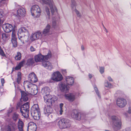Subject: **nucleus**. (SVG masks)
<instances>
[{"label": "nucleus", "mask_w": 131, "mask_h": 131, "mask_svg": "<svg viewBox=\"0 0 131 131\" xmlns=\"http://www.w3.org/2000/svg\"><path fill=\"white\" fill-rule=\"evenodd\" d=\"M28 83V81H26L24 83V86H26V84H27Z\"/></svg>", "instance_id": "obj_53"}, {"label": "nucleus", "mask_w": 131, "mask_h": 131, "mask_svg": "<svg viewBox=\"0 0 131 131\" xmlns=\"http://www.w3.org/2000/svg\"><path fill=\"white\" fill-rule=\"evenodd\" d=\"M50 28V25L47 24L42 32H41V38L42 40H44L47 39L46 36L49 35Z\"/></svg>", "instance_id": "obj_10"}, {"label": "nucleus", "mask_w": 131, "mask_h": 131, "mask_svg": "<svg viewBox=\"0 0 131 131\" xmlns=\"http://www.w3.org/2000/svg\"><path fill=\"white\" fill-rule=\"evenodd\" d=\"M63 103H61L60 104V110L59 111L60 112V115H61L62 114V112H63V110H62V107L63 106Z\"/></svg>", "instance_id": "obj_41"}, {"label": "nucleus", "mask_w": 131, "mask_h": 131, "mask_svg": "<svg viewBox=\"0 0 131 131\" xmlns=\"http://www.w3.org/2000/svg\"><path fill=\"white\" fill-rule=\"evenodd\" d=\"M104 28L105 29V31L107 32H108V31L106 29V28L105 27H104Z\"/></svg>", "instance_id": "obj_56"}, {"label": "nucleus", "mask_w": 131, "mask_h": 131, "mask_svg": "<svg viewBox=\"0 0 131 131\" xmlns=\"http://www.w3.org/2000/svg\"><path fill=\"white\" fill-rule=\"evenodd\" d=\"M24 123L20 119H19L18 122V128L19 131H23Z\"/></svg>", "instance_id": "obj_28"}, {"label": "nucleus", "mask_w": 131, "mask_h": 131, "mask_svg": "<svg viewBox=\"0 0 131 131\" xmlns=\"http://www.w3.org/2000/svg\"><path fill=\"white\" fill-rule=\"evenodd\" d=\"M65 96L66 99L71 102L73 101L75 99V96L72 94H65Z\"/></svg>", "instance_id": "obj_26"}, {"label": "nucleus", "mask_w": 131, "mask_h": 131, "mask_svg": "<svg viewBox=\"0 0 131 131\" xmlns=\"http://www.w3.org/2000/svg\"><path fill=\"white\" fill-rule=\"evenodd\" d=\"M126 131H131V129L129 128V129H128L126 130Z\"/></svg>", "instance_id": "obj_55"}, {"label": "nucleus", "mask_w": 131, "mask_h": 131, "mask_svg": "<svg viewBox=\"0 0 131 131\" xmlns=\"http://www.w3.org/2000/svg\"><path fill=\"white\" fill-rule=\"evenodd\" d=\"M65 79L66 84L67 85L71 86L73 84L74 79L72 77L70 76H66Z\"/></svg>", "instance_id": "obj_21"}, {"label": "nucleus", "mask_w": 131, "mask_h": 131, "mask_svg": "<svg viewBox=\"0 0 131 131\" xmlns=\"http://www.w3.org/2000/svg\"><path fill=\"white\" fill-rule=\"evenodd\" d=\"M31 12L32 15L34 17L36 18L39 17L41 13L40 8L37 5H35L32 6Z\"/></svg>", "instance_id": "obj_4"}, {"label": "nucleus", "mask_w": 131, "mask_h": 131, "mask_svg": "<svg viewBox=\"0 0 131 131\" xmlns=\"http://www.w3.org/2000/svg\"><path fill=\"white\" fill-rule=\"evenodd\" d=\"M20 107V103H18L17 104L16 106V108L18 109V107Z\"/></svg>", "instance_id": "obj_51"}, {"label": "nucleus", "mask_w": 131, "mask_h": 131, "mask_svg": "<svg viewBox=\"0 0 131 131\" xmlns=\"http://www.w3.org/2000/svg\"><path fill=\"white\" fill-rule=\"evenodd\" d=\"M17 129L16 124L14 122H12L9 123L7 126L6 131H15Z\"/></svg>", "instance_id": "obj_15"}, {"label": "nucleus", "mask_w": 131, "mask_h": 131, "mask_svg": "<svg viewBox=\"0 0 131 131\" xmlns=\"http://www.w3.org/2000/svg\"><path fill=\"white\" fill-rule=\"evenodd\" d=\"M34 63V60L33 59L30 58L28 60L26 64L28 66L32 65Z\"/></svg>", "instance_id": "obj_32"}, {"label": "nucleus", "mask_w": 131, "mask_h": 131, "mask_svg": "<svg viewBox=\"0 0 131 131\" xmlns=\"http://www.w3.org/2000/svg\"><path fill=\"white\" fill-rule=\"evenodd\" d=\"M0 55L3 57H6V56L3 50L0 47Z\"/></svg>", "instance_id": "obj_42"}, {"label": "nucleus", "mask_w": 131, "mask_h": 131, "mask_svg": "<svg viewBox=\"0 0 131 131\" xmlns=\"http://www.w3.org/2000/svg\"><path fill=\"white\" fill-rule=\"evenodd\" d=\"M6 0H1L0 1V6L3 5L6 3Z\"/></svg>", "instance_id": "obj_44"}, {"label": "nucleus", "mask_w": 131, "mask_h": 131, "mask_svg": "<svg viewBox=\"0 0 131 131\" xmlns=\"http://www.w3.org/2000/svg\"><path fill=\"white\" fill-rule=\"evenodd\" d=\"M56 121L57 122V125L61 129L68 128L71 126V124L70 121L66 119L62 118L59 119H57Z\"/></svg>", "instance_id": "obj_2"}, {"label": "nucleus", "mask_w": 131, "mask_h": 131, "mask_svg": "<svg viewBox=\"0 0 131 131\" xmlns=\"http://www.w3.org/2000/svg\"><path fill=\"white\" fill-rule=\"evenodd\" d=\"M3 28L4 31L7 33L9 32L14 30L12 25L9 24H6L3 25Z\"/></svg>", "instance_id": "obj_16"}, {"label": "nucleus", "mask_w": 131, "mask_h": 131, "mask_svg": "<svg viewBox=\"0 0 131 131\" xmlns=\"http://www.w3.org/2000/svg\"><path fill=\"white\" fill-rule=\"evenodd\" d=\"M89 77L90 79H91L93 77V75L92 74H89Z\"/></svg>", "instance_id": "obj_52"}, {"label": "nucleus", "mask_w": 131, "mask_h": 131, "mask_svg": "<svg viewBox=\"0 0 131 131\" xmlns=\"http://www.w3.org/2000/svg\"><path fill=\"white\" fill-rule=\"evenodd\" d=\"M18 115L15 113L14 114L13 116V118L14 120L16 121L18 118Z\"/></svg>", "instance_id": "obj_38"}, {"label": "nucleus", "mask_w": 131, "mask_h": 131, "mask_svg": "<svg viewBox=\"0 0 131 131\" xmlns=\"http://www.w3.org/2000/svg\"><path fill=\"white\" fill-rule=\"evenodd\" d=\"M81 49L82 50H84V47L83 46H82L81 47Z\"/></svg>", "instance_id": "obj_54"}, {"label": "nucleus", "mask_w": 131, "mask_h": 131, "mask_svg": "<svg viewBox=\"0 0 131 131\" xmlns=\"http://www.w3.org/2000/svg\"><path fill=\"white\" fill-rule=\"evenodd\" d=\"M40 2L43 4H48L50 8L52 15L54 14L55 11L57 12V9L54 5L52 0H39Z\"/></svg>", "instance_id": "obj_5"}, {"label": "nucleus", "mask_w": 131, "mask_h": 131, "mask_svg": "<svg viewBox=\"0 0 131 131\" xmlns=\"http://www.w3.org/2000/svg\"><path fill=\"white\" fill-rule=\"evenodd\" d=\"M2 38L3 40L5 42L7 41L9 39V35L8 34L5 33H4L2 35Z\"/></svg>", "instance_id": "obj_30"}, {"label": "nucleus", "mask_w": 131, "mask_h": 131, "mask_svg": "<svg viewBox=\"0 0 131 131\" xmlns=\"http://www.w3.org/2000/svg\"><path fill=\"white\" fill-rule=\"evenodd\" d=\"M21 54L20 52H17V55L15 57V59L17 60H20L21 59Z\"/></svg>", "instance_id": "obj_33"}, {"label": "nucleus", "mask_w": 131, "mask_h": 131, "mask_svg": "<svg viewBox=\"0 0 131 131\" xmlns=\"http://www.w3.org/2000/svg\"><path fill=\"white\" fill-rule=\"evenodd\" d=\"M31 112L34 119L38 120L39 119L40 113L38 104H35L33 105L31 108Z\"/></svg>", "instance_id": "obj_3"}, {"label": "nucleus", "mask_w": 131, "mask_h": 131, "mask_svg": "<svg viewBox=\"0 0 131 131\" xmlns=\"http://www.w3.org/2000/svg\"><path fill=\"white\" fill-rule=\"evenodd\" d=\"M59 89L62 92L67 93L69 89L68 85L64 82H61L58 85Z\"/></svg>", "instance_id": "obj_11"}, {"label": "nucleus", "mask_w": 131, "mask_h": 131, "mask_svg": "<svg viewBox=\"0 0 131 131\" xmlns=\"http://www.w3.org/2000/svg\"><path fill=\"white\" fill-rule=\"evenodd\" d=\"M50 90L49 88L47 87H45L42 90V92L44 95L46 94H49Z\"/></svg>", "instance_id": "obj_29"}, {"label": "nucleus", "mask_w": 131, "mask_h": 131, "mask_svg": "<svg viewBox=\"0 0 131 131\" xmlns=\"http://www.w3.org/2000/svg\"><path fill=\"white\" fill-rule=\"evenodd\" d=\"M21 78V73L20 72H19L18 73L17 78V82L18 83H19L20 81Z\"/></svg>", "instance_id": "obj_34"}, {"label": "nucleus", "mask_w": 131, "mask_h": 131, "mask_svg": "<svg viewBox=\"0 0 131 131\" xmlns=\"http://www.w3.org/2000/svg\"><path fill=\"white\" fill-rule=\"evenodd\" d=\"M27 85L28 88L29 89V94L31 95H34L37 93L38 91L37 86L36 85L30 83Z\"/></svg>", "instance_id": "obj_9"}, {"label": "nucleus", "mask_w": 131, "mask_h": 131, "mask_svg": "<svg viewBox=\"0 0 131 131\" xmlns=\"http://www.w3.org/2000/svg\"><path fill=\"white\" fill-rule=\"evenodd\" d=\"M108 80L110 81H113V80L110 77H108Z\"/></svg>", "instance_id": "obj_48"}, {"label": "nucleus", "mask_w": 131, "mask_h": 131, "mask_svg": "<svg viewBox=\"0 0 131 131\" xmlns=\"http://www.w3.org/2000/svg\"><path fill=\"white\" fill-rule=\"evenodd\" d=\"M37 128L35 123L33 122H31L28 124L27 130L28 131H36Z\"/></svg>", "instance_id": "obj_17"}, {"label": "nucleus", "mask_w": 131, "mask_h": 131, "mask_svg": "<svg viewBox=\"0 0 131 131\" xmlns=\"http://www.w3.org/2000/svg\"><path fill=\"white\" fill-rule=\"evenodd\" d=\"M104 69L103 67H100V71L101 74H102L104 72Z\"/></svg>", "instance_id": "obj_45"}, {"label": "nucleus", "mask_w": 131, "mask_h": 131, "mask_svg": "<svg viewBox=\"0 0 131 131\" xmlns=\"http://www.w3.org/2000/svg\"><path fill=\"white\" fill-rule=\"evenodd\" d=\"M46 11L47 13V17L48 19L50 18V13L49 9L47 7H46L45 8Z\"/></svg>", "instance_id": "obj_39"}, {"label": "nucleus", "mask_w": 131, "mask_h": 131, "mask_svg": "<svg viewBox=\"0 0 131 131\" xmlns=\"http://www.w3.org/2000/svg\"><path fill=\"white\" fill-rule=\"evenodd\" d=\"M28 80L32 83H35L37 81V79L35 73L32 72L29 74L28 75Z\"/></svg>", "instance_id": "obj_19"}, {"label": "nucleus", "mask_w": 131, "mask_h": 131, "mask_svg": "<svg viewBox=\"0 0 131 131\" xmlns=\"http://www.w3.org/2000/svg\"><path fill=\"white\" fill-rule=\"evenodd\" d=\"M62 73L64 74H66L67 72L66 71V70H62Z\"/></svg>", "instance_id": "obj_49"}, {"label": "nucleus", "mask_w": 131, "mask_h": 131, "mask_svg": "<svg viewBox=\"0 0 131 131\" xmlns=\"http://www.w3.org/2000/svg\"><path fill=\"white\" fill-rule=\"evenodd\" d=\"M21 101H26L28 100V94L24 91H21Z\"/></svg>", "instance_id": "obj_27"}, {"label": "nucleus", "mask_w": 131, "mask_h": 131, "mask_svg": "<svg viewBox=\"0 0 131 131\" xmlns=\"http://www.w3.org/2000/svg\"><path fill=\"white\" fill-rule=\"evenodd\" d=\"M71 116L73 118L78 120H80L81 117L80 113L76 110L73 111L71 114Z\"/></svg>", "instance_id": "obj_18"}, {"label": "nucleus", "mask_w": 131, "mask_h": 131, "mask_svg": "<svg viewBox=\"0 0 131 131\" xmlns=\"http://www.w3.org/2000/svg\"><path fill=\"white\" fill-rule=\"evenodd\" d=\"M12 42L13 47H16L17 46V44L16 39H12Z\"/></svg>", "instance_id": "obj_35"}, {"label": "nucleus", "mask_w": 131, "mask_h": 131, "mask_svg": "<svg viewBox=\"0 0 131 131\" xmlns=\"http://www.w3.org/2000/svg\"><path fill=\"white\" fill-rule=\"evenodd\" d=\"M18 35L19 39L23 43L24 41L28 42L29 40L30 34L25 27H21L18 30Z\"/></svg>", "instance_id": "obj_1"}, {"label": "nucleus", "mask_w": 131, "mask_h": 131, "mask_svg": "<svg viewBox=\"0 0 131 131\" xmlns=\"http://www.w3.org/2000/svg\"><path fill=\"white\" fill-rule=\"evenodd\" d=\"M16 39L15 33V31L14 30L12 32V39Z\"/></svg>", "instance_id": "obj_43"}, {"label": "nucleus", "mask_w": 131, "mask_h": 131, "mask_svg": "<svg viewBox=\"0 0 131 131\" xmlns=\"http://www.w3.org/2000/svg\"><path fill=\"white\" fill-rule=\"evenodd\" d=\"M44 60L42 62V65L46 69L49 70H51L52 68L51 64L48 61H46Z\"/></svg>", "instance_id": "obj_23"}, {"label": "nucleus", "mask_w": 131, "mask_h": 131, "mask_svg": "<svg viewBox=\"0 0 131 131\" xmlns=\"http://www.w3.org/2000/svg\"><path fill=\"white\" fill-rule=\"evenodd\" d=\"M104 85L105 87L110 88L112 87V84L107 81L105 82Z\"/></svg>", "instance_id": "obj_36"}, {"label": "nucleus", "mask_w": 131, "mask_h": 131, "mask_svg": "<svg viewBox=\"0 0 131 131\" xmlns=\"http://www.w3.org/2000/svg\"><path fill=\"white\" fill-rule=\"evenodd\" d=\"M1 82L2 83V85L3 86L4 84L5 83V80L3 78L1 79Z\"/></svg>", "instance_id": "obj_46"}, {"label": "nucleus", "mask_w": 131, "mask_h": 131, "mask_svg": "<svg viewBox=\"0 0 131 131\" xmlns=\"http://www.w3.org/2000/svg\"><path fill=\"white\" fill-rule=\"evenodd\" d=\"M25 62V61L24 60H23L20 62L18 65L15 68V69L16 70H17L20 69L21 67L23 66V64Z\"/></svg>", "instance_id": "obj_31"}, {"label": "nucleus", "mask_w": 131, "mask_h": 131, "mask_svg": "<svg viewBox=\"0 0 131 131\" xmlns=\"http://www.w3.org/2000/svg\"><path fill=\"white\" fill-rule=\"evenodd\" d=\"M105 131H109V130H105Z\"/></svg>", "instance_id": "obj_57"}, {"label": "nucleus", "mask_w": 131, "mask_h": 131, "mask_svg": "<svg viewBox=\"0 0 131 131\" xmlns=\"http://www.w3.org/2000/svg\"><path fill=\"white\" fill-rule=\"evenodd\" d=\"M76 5V3L75 0H72L71 6L72 10L75 12L78 17H80L81 16V14L79 13V12L75 8Z\"/></svg>", "instance_id": "obj_20"}, {"label": "nucleus", "mask_w": 131, "mask_h": 131, "mask_svg": "<svg viewBox=\"0 0 131 131\" xmlns=\"http://www.w3.org/2000/svg\"><path fill=\"white\" fill-rule=\"evenodd\" d=\"M116 104L119 107H123L126 104L127 101L123 98H118L116 100Z\"/></svg>", "instance_id": "obj_14"}, {"label": "nucleus", "mask_w": 131, "mask_h": 131, "mask_svg": "<svg viewBox=\"0 0 131 131\" xmlns=\"http://www.w3.org/2000/svg\"><path fill=\"white\" fill-rule=\"evenodd\" d=\"M53 111V110L50 105L49 104L45 106L44 109V112L45 114L48 115L51 113Z\"/></svg>", "instance_id": "obj_24"}, {"label": "nucleus", "mask_w": 131, "mask_h": 131, "mask_svg": "<svg viewBox=\"0 0 131 131\" xmlns=\"http://www.w3.org/2000/svg\"><path fill=\"white\" fill-rule=\"evenodd\" d=\"M57 25L56 22V19L55 18H53L52 21V26L54 28H55Z\"/></svg>", "instance_id": "obj_37"}, {"label": "nucleus", "mask_w": 131, "mask_h": 131, "mask_svg": "<svg viewBox=\"0 0 131 131\" xmlns=\"http://www.w3.org/2000/svg\"><path fill=\"white\" fill-rule=\"evenodd\" d=\"M111 119L113 121V125L114 126V129L117 130L121 129L122 124L120 119L115 116H112Z\"/></svg>", "instance_id": "obj_7"}, {"label": "nucleus", "mask_w": 131, "mask_h": 131, "mask_svg": "<svg viewBox=\"0 0 131 131\" xmlns=\"http://www.w3.org/2000/svg\"><path fill=\"white\" fill-rule=\"evenodd\" d=\"M29 108V103L28 102L24 104L20 107V112L22 115L25 118L28 116Z\"/></svg>", "instance_id": "obj_6"}, {"label": "nucleus", "mask_w": 131, "mask_h": 131, "mask_svg": "<svg viewBox=\"0 0 131 131\" xmlns=\"http://www.w3.org/2000/svg\"><path fill=\"white\" fill-rule=\"evenodd\" d=\"M51 79L54 81H60L62 80V77L59 72L57 71L53 73L52 75Z\"/></svg>", "instance_id": "obj_12"}, {"label": "nucleus", "mask_w": 131, "mask_h": 131, "mask_svg": "<svg viewBox=\"0 0 131 131\" xmlns=\"http://www.w3.org/2000/svg\"><path fill=\"white\" fill-rule=\"evenodd\" d=\"M30 50L31 52L34 51L35 50V49L33 46H31L30 47Z\"/></svg>", "instance_id": "obj_47"}, {"label": "nucleus", "mask_w": 131, "mask_h": 131, "mask_svg": "<svg viewBox=\"0 0 131 131\" xmlns=\"http://www.w3.org/2000/svg\"><path fill=\"white\" fill-rule=\"evenodd\" d=\"M44 101L46 103H48L51 105H52V103L53 102L52 99V97L50 95L47 94L43 96Z\"/></svg>", "instance_id": "obj_22"}, {"label": "nucleus", "mask_w": 131, "mask_h": 131, "mask_svg": "<svg viewBox=\"0 0 131 131\" xmlns=\"http://www.w3.org/2000/svg\"><path fill=\"white\" fill-rule=\"evenodd\" d=\"M26 11L24 8H22L18 9L17 11V16L18 17H23L25 15Z\"/></svg>", "instance_id": "obj_25"}, {"label": "nucleus", "mask_w": 131, "mask_h": 131, "mask_svg": "<svg viewBox=\"0 0 131 131\" xmlns=\"http://www.w3.org/2000/svg\"><path fill=\"white\" fill-rule=\"evenodd\" d=\"M94 89L96 93L98 95V96L100 98H101V96L100 95L99 93V92L98 90L97 89V88L96 86V85H94Z\"/></svg>", "instance_id": "obj_40"}, {"label": "nucleus", "mask_w": 131, "mask_h": 131, "mask_svg": "<svg viewBox=\"0 0 131 131\" xmlns=\"http://www.w3.org/2000/svg\"><path fill=\"white\" fill-rule=\"evenodd\" d=\"M51 56V54L50 51H49L47 55L43 56L41 54H38L35 57V60L36 62H39L42 60V62L44 60H48Z\"/></svg>", "instance_id": "obj_8"}, {"label": "nucleus", "mask_w": 131, "mask_h": 131, "mask_svg": "<svg viewBox=\"0 0 131 131\" xmlns=\"http://www.w3.org/2000/svg\"><path fill=\"white\" fill-rule=\"evenodd\" d=\"M128 112L129 114L131 113V107H129V110Z\"/></svg>", "instance_id": "obj_50"}, {"label": "nucleus", "mask_w": 131, "mask_h": 131, "mask_svg": "<svg viewBox=\"0 0 131 131\" xmlns=\"http://www.w3.org/2000/svg\"><path fill=\"white\" fill-rule=\"evenodd\" d=\"M41 32L39 31L32 34L30 37L31 41H33L39 38L42 40V39L41 38Z\"/></svg>", "instance_id": "obj_13"}]
</instances>
